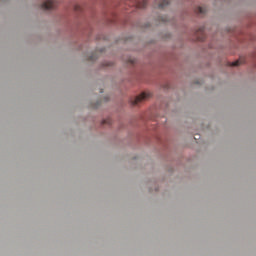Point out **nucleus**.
I'll list each match as a JSON object with an SVG mask.
<instances>
[{"mask_svg":"<svg viewBox=\"0 0 256 256\" xmlns=\"http://www.w3.org/2000/svg\"><path fill=\"white\" fill-rule=\"evenodd\" d=\"M167 5H169V0H163V1L158 5V8H159V9H165V7H167Z\"/></svg>","mask_w":256,"mask_h":256,"instance_id":"obj_4","label":"nucleus"},{"mask_svg":"<svg viewBox=\"0 0 256 256\" xmlns=\"http://www.w3.org/2000/svg\"><path fill=\"white\" fill-rule=\"evenodd\" d=\"M196 37L198 41H205V28L201 27L196 32Z\"/></svg>","mask_w":256,"mask_h":256,"instance_id":"obj_3","label":"nucleus"},{"mask_svg":"<svg viewBox=\"0 0 256 256\" xmlns=\"http://www.w3.org/2000/svg\"><path fill=\"white\" fill-rule=\"evenodd\" d=\"M143 3V7H145L147 5V1H144Z\"/></svg>","mask_w":256,"mask_h":256,"instance_id":"obj_7","label":"nucleus"},{"mask_svg":"<svg viewBox=\"0 0 256 256\" xmlns=\"http://www.w3.org/2000/svg\"><path fill=\"white\" fill-rule=\"evenodd\" d=\"M56 3L55 0H47L41 5V9H45L46 11H49L51 9H55Z\"/></svg>","mask_w":256,"mask_h":256,"instance_id":"obj_2","label":"nucleus"},{"mask_svg":"<svg viewBox=\"0 0 256 256\" xmlns=\"http://www.w3.org/2000/svg\"><path fill=\"white\" fill-rule=\"evenodd\" d=\"M151 97V93L143 92L139 96H137L134 100L131 101L132 105H139L142 101L149 99Z\"/></svg>","mask_w":256,"mask_h":256,"instance_id":"obj_1","label":"nucleus"},{"mask_svg":"<svg viewBox=\"0 0 256 256\" xmlns=\"http://www.w3.org/2000/svg\"><path fill=\"white\" fill-rule=\"evenodd\" d=\"M197 12L203 14V13H205V8H203V7H198V8H197Z\"/></svg>","mask_w":256,"mask_h":256,"instance_id":"obj_6","label":"nucleus"},{"mask_svg":"<svg viewBox=\"0 0 256 256\" xmlns=\"http://www.w3.org/2000/svg\"><path fill=\"white\" fill-rule=\"evenodd\" d=\"M241 63H243L242 60H237L235 62H232L230 65H231V67H239V65H241Z\"/></svg>","mask_w":256,"mask_h":256,"instance_id":"obj_5","label":"nucleus"}]
</instances>
